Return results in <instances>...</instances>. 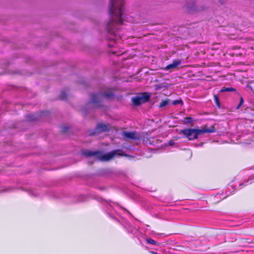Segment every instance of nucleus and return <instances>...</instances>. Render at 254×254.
I'll list each match as a JSON object with an SVG mask.
<instances>
[{
    "label": "nucleus",
    "instance_id": "nucleus-18",
    "mask_svg": "<svg viewBox=\"0 0 254 254\" xmlns=\"http://www.w3.org/2000/svg\"><path fill=\"white\" fill-rule=\"evenodd\" d=\"M169 103V100H163L162 101L160 104H159V107L160 108H163L164 107H165L166 106H167Z\"/></svg>",
    "mask_w": 254,
    "mask_h": 254
},
{
    "label": "nucleus",
    "instance_id": "nucleus-24",
    "mask_svg": "<svg viewBox=\"0 0 254 254\" xmlns=\"http://www.w3.org/2000/svg\"><path fill=\"white\" fill-rule=\"evenodd\" d=\"M168 145L169 146H173L175 144V142L172 140H170L169 142H168Z\"/></svg>",
    "mask_w": 254,
    "mask_h": 254
},
{
    "label": "nucleus",
    "instance_id": "nucleus-6",
    "mask_svg": "<svg viewBox=\"0 0 254 254\" xmlns=\"http://www.w3.org/2000/svg\"><path fill=\"white\" fill-rule=\"evenodd\" d=\"M150 95L147 93L140 94L135 97L131 98V101L134 106H138L142 103H146L148 101Z\"/></svg>",
    "mask_w": 254,
    "mask_h": 254
},
{
    "label": "nucleus",
    "instance_id": "nucleus-26",
    "mask_svg": "<svg viewBox=\"0 0 254 254\" xmlns=\"http://www.w3.org/2000/svg\"><path fill=\"white\" fill-rule=\"evenodd\" d=\"M188 6V8L190 9V10H196V9L195 8V7H194V5H193L192 6H190V5H187Z\"/></svg>",
    "mask_w": 254,
    "mask_h": 254
},
{
    "label": "nucleus",
    "instance_id": "nucleus-1",
    "mask_svg": "<svg viewBox=\"0 0 254 254\" xmlns=\"http://www.w3.org/2000/svg\"><path fill=\"white\" fill-rule=\"evenodd\" d=\"M123 151L120 149L115 150L107 153H103L100 151L85 150L82 154L86 157L93 156L95 159L102 161H109L115 157L123 155Z\"/></svg>",
    "mask_w": 254,
    "mask_h": 254
},
{
    "label": "nucleus",
    "instance_id": "nucleus-14",
    "mask_svg": "<svg viewBox=\"0 0 254 254\" xmlns=\"http://www.w3.org/2000/svg\"><path fill=\"white\" fill-rule=\"evenodd\" d=\"M146 241L147 243L150 244L152 245H154V246H158L160 245V243L157 242L155 241H154V240L150 239V238L146 239Z\"/></svg>",
    "mask_w": 254,
    "mask_h": 254
},
{
    "label": "nucleus",
    "instance_id": "nucleus-22",
    "mask_svg": "<svg viewBox=\"0 0 254 254\" xmlns=\"http://www.w3.org/2000/svg\"><path fill=\"white\" fill-rule=\"evenodd\" d=\"M244 99L242 97H241L240 98V103L239 104V105H238V106L237 107L236 109H239L240 107L243 105V104L244 103Z\"/></svg>",
    "mask_w": 254,
    "mask_h": 254
},
{
    "label": "nucleus",
    "instance_id": "nucleus-35",
    "mask_svg": "<svg viewBox=\"0 0 254 254\" xmlns=\"http://www.w3.org/2000/svg\"><path fill=\"white\" fill-rule=\"evenodd\" d=\"M202 144H203V143H201L200 144V146H202Z\"/></svg>",
    "mask_w": 254,
    "mask_h": 254
},
{
    "label": "nucleus",
    "instance_id": "nucleus-34",
    "mask_svg": "<svg viewBox=\"0 0 254 254\" xmlns=\"http://www.w3.org/2000/svg\"><path fill=\"white\" fill-rule=\"evenodd\" d=\"M45 112H42L41 113V116H42V114H43Z\"/></svg>",
    "mask_w": 254,
    "mask_h": 254
},
{
    "label": "nucleus",
    "instance_id": "nucleus-10",
    "mask_svg": "<svg viewBox=\"0 0 254 254\" xmlns=\"http://www.w3.org/2000/svg\"><path fill=\"white\" fill-rule=\"evenodd\" d=\"M123 134L124 137L132 139H135L136 137L135 136V133L134 132L130 131H124Z\"/></svg>",
    "mask_w": 254,
    "mask_h": 254
},
{
    "label": "nucleus",
    "instance_id": "nucleus-28",
    "mask_svg": "<svg viewBox=\"0 0 254 254\" xmlns=\"http://www.w3.org/2000/svg\"><path fill=\"white\" fill-rule=\"evenodd\" d=\"M10 189V188H8L6 190H0V192H3V191H8V190Z\"/></svg>",
    "mask_w": 254,
    "mask_h": 254
},
{
    "label": "nucleus",
    "instance_id": "nucleus-29",
    "mask_svg": "<svg viewBox=\"0 0 254 254\" xmlns=\"http://www.w3.org/2000/svg\"><path fill=\"white\" fill-rule=\"evenodd\" d=\"M49 195H50V196H53L54 197H56L55 196V194H54V193L53 192H50V193Z\"/></svg>",
    "mask_w": 254,
    "mask_h": 254
},
{
    "label": "nucleus",
    "instance_id": "nucleus-15",
    "mask_svg": "<svg viewBox=\"0 0 254 254\" xmlns=\"http://www.w3.org/2000/svg\"><path fill=\"white\" fill-rule=\"evenodd\" d=\"M236 89L232 87H223L220 90V92L236 91Z\"/></svg>",
    "mask_w": 254,
    "mask_h": 254
},
{
    "label": "nucleus",
    "instance_id": "nucleus-33",
    "mask_svg": "<svg viewBox=\"0 0 254 254\" xmlns=\"http://www.w3.org/2000/svg\"><path fill=\"white\" fill-rule=\"evenodd\" d=\"M231 192H230V193H228V194H227V196H228L229 195H230V194H231Z\"/></svg>",
    "mask_w": 254,
    "mask_h": 254
},
{
    "label": "nucleus",
    "instance_id": "nucleus-12",
    "mask_svg": "<svg viewBox=\"0 0 254 254\" xmlns=\"http://www.w3.org/2000/svg\"><path fill=\"white\" fill-rule=\"evenodd\" d=\"M29 194L34 197H41L42 195L40 193L39 191L37 190H31L29 191Z\"/></svg>",
    "mask_w": 254,
    "mask_h": 254
},
{
    "label": "nucleus",
    "instance_id": "nucleus-4",
    "mask_svg": "<svg viewBox=\"0 0 254 254\" xmlns=\"http://www.w3.org/2000/svg\"><path fill=\"white\" fill-rule=\"evenodd\" d=\"M214 131L210 128L206 129H196V128H187L180 130V133H183L185 137L189 140L197 139L198 136L200 134H203L205 133H212Z\"/></svg>",
    "mask_w": 254,
    "mask_h": 254
},
{
    "label": "nucleus",
    "instance_id": "nucleus-2",
    "mask_svg": "<svg viewBox=\"0 0 254 254\" xmlns=\"http://www.w3.org/2000/svg\"><path fill=\"white\" fill-rule=\"evenodd\" d=\"M95 199L102 205L103 210L110 218L118 221L115 215L119 216L118 210L121 207L117 203L106 200L99 196H95Z\"/></svg>",
    "mask_w": 254,
    "mask_h": 254
},
{
    "label": "nucleus",
    "instance_id": "nucleus-30",
    "mask_svg": "<svg viewBox=\"0 0 254 254\" xmlns=\"http://www.w3.org/2000/svg\"><path fill=\"white\" fill-rule=\"evenodd\" d=\"M230 187L233 189V191H234L236 190H237V189L235 188V187L234 188L232 185L230 186ZM238 189H239L238 188Z\"/></svg>",
    "mask_w": 254,
    "mask_h": 254
},
{
    "label": "nucleus",
    "instance_id": "nucleus-21",
    "mask_svg": "<svg viewBox=\"0 0 254 254\" xmlns=\"http://www.w3.org/2000/svg\"><path fill=\"white\" fill-rule=\"evenodd\" d=\"M86 200V197L84 195H80L78 198V202H83Z\"/></svg>",
    "mask_w": 254,
    "mask_h": 254
},
{
    "label": "nucleus",
    "instance_id": "nucleus-9",
    "mask_svg": "<svg viewBox=\"0 0 254 254\" xmlns=\"http://www.w3.org/2000/svg\"><path fill=\"white\" fill-rule=\"evenodd\" d=\"M181 64V60H175L173 61V63L168 64L166 66L165 69L166 70H169L171 69L176 68L178 65Z\"/></svg>",
    "mask_w": 254,
    "mask_h": 254
},
{
    "label": "nucleus",
    "instance_id": "nucleus-25",
    "mask_svg": "<svg viewBox=\"0 0 254 254\" xmlns=\"http://www.w3.org/2000/svg\"><path fill=\"white\" fill-rule=\"evenodd\" d=\"M68 129V127H62V131L64 132H66Z\"/></svg>",
    "mask_w": 254,
    "mask_h": 254
},
{
    "label": "nucleus",
    "instance_id": "nucleus-7",
    "mask_svg": "<svg viewBox=\"0 0 254 254\" xmlns=\"http://www.w3.org/2000/svg\"><path fill=\"white\" fill-rule=\"evenodd\" d=\"M108 131H109L108 127L104 124L100 123L97 125L94 130H92L89 133V134L91 135H95L101 132H107Z\"/></svg>",
    "mask_w": 254,
    "mask_h": 254
},
{
    "label": "nucleus",
    "instance_id": "nucleus-27",
    "mask_svg": "<svg viewBox=\"0 0 254 254\" xmlns=\"http://www.w3.org/2000/svg\"><path fill=\"white\" fill-rule=\"evenodd\" d=\"M110 52L112 53L113 54H117L118 53V51L115 49L111 50Z\"/></svg>",
    "mask_w": 254,
    "mask_h": 254
},
{
    "label": "nucleus",
    "instance_id": "nucleus-3",
    "mask_svg": "<svg viewBox=\"0 0 254 254\" xmlns=\"http://www.w3.org/2000/svg\"><path fill=\"white\" fill-rule=\"evenodd\" d=\"M114 96V94L112 92H100L91 93L90 95L91 102L88 103L87 105L91 106L92 104L97 107H100L102 106L101 104L104 98L110 99Z\"/></svg>",
    "mask_w": 254,
    "mask_h": 254
},
{
    "label": "nucleus",
    "instance_id": "nucleus-8",
    "mask_svg": "<svg viewBox=\"0 0 254 254\" xmlns=\"http://www.w3.org/2000/svg\"><path fill=\"white\" fill-rule=\"evenodd\" d=\"M122 225L128 233L132 234L134 236H137L138 233L137 228L132 226L129 222L126 220H124L122 222Z\"/></svg>",
    "mask_w": 254,
    "mask_h": 254
},
{
    "label": "nucleus",
    "instance_id": "nucleus-11",
    "mask_svg": "<svg viewBox=\"0 0 254 254\" xmlns=\"http://www.w3.org/2000/svg\"><path fill=\"white\" fill-rule=\"evenodd\" d=\"M253 182H254V174L251 175L248 180H246L245 181L242 183H240L239 184V187L246 186L247 185L251 184Z\"/></svg>",
    "mask_w": 254,
    "mask_h": 254
},
{
    "label": "nucleus",
    "instance_id": "nucleus-5",
    "mask_svg": "<svg viewBox=\"0 0 254 254\" xmlns=\"http://www.w3.org/2000/svg\"><path fill=\"white\" fill-rule=\"evenodd\" d=\"M125 0H110L109 14H124Z\"/></svg>",
    "mask_w": 254,
    "mask_h": 254
},
{
    "label": "nucleus",
    "instance_id": "nucleus-32",
    "mask_svg": "<svg viewBox=\"0 0 254 254\" xmlns=\"http://www.w3.org/2000/svg\"><path fill=\"white\" fill-rule=\"evenodd\" d=\"M190 2H193L194 1V0H190Z\"/></svg>",
    "mask_w": 254,
    "mask_h": 254
},
{
    "label": "nucleus",
    "instance_id": "nucleus-20",
    "mask_svg": "<svg viewBox=\"0 0 254 254\" xmlns=\"http://www.w3.org/2000/svg\"><path fill=\"white\" fill-rule=\"evenodd\" d=\"M172 104L173 105H178V104L183 105V102L182 99L175 100H174L172 102Z\"/></svg>",
    "mask_w": 254,
    "mask_h": 254
},
{
    "label": "nucleus",
    "instance_id": "nucleus-16",
    "mask_svg": "<svg viewBox=\"0 0 254 254\" xmlns=\"http://www.w3.org/2000/svg\"><path fill=\"white\" fill-rule=\"evenodd\" d=\"M27 118L29 121H34L38 120L39 118L37 115L35 114H29L27 115Z\"/></svg>",
    "mask_w": 254,
    "mask_h": 254
},
{
    "label": "nucleus",
    "instance_id": "nucleus-23",
    "mask_svg": "<svg viewBox=\"0 0 254 254\" xmlns=\"http://www.w3.org/2000/svg\"><path fill=\"white\" fill-rule=\"evenodd\" d=\"M242 246H246L247 245V242L245 239H242Z\"/></svg>",
    "mask_w": 254,
    "mask_h": 254
},
{
    "label": "nucleus",
    "instance_id": "nucleus-31",
    "mask_svg": "<svg viewBox=\"0 0 254 254\" xmlns=\"http://www.w3.org/2000/svg\"><path fill=\"white\" fill-rule=\"evenodd\" d=\"M150 253H151V254H158V253H156V252H153V251H152V252H151Z\"/></svg>",
    "mask_w": 254,
    "mask_h": 254
},
{
    "label": "nucleus",
    "instance_id": "nucleus-13",
    "mask_svg": "<svg viewBox=\"0 0 254 254\" xmlns=\"http://www.w3.org/2000/svg\"><path fill=\"white\" fill-rule=\"evenodd\" d=\"M194 121L193 119L191 117H186L183 120V123L185 125L191 123Z\"/></svg>",
    "mask_w": 254,
    "mask_h": 254
},
{
    "label": "nucleus",
    "instance_id": "nucleus-17",
    "mask_svg": "<svg viewBox=\"0 0 254 254\" xmlns=\"http://www.w3.org/2000/svg\"><path fill=\"white\" fill-rule=\"evenodd\" d=\"M214 101H215L217 106L219 108H220V106H221V104H220V102L219 101V98L218 96L216 95H214Z\"/></svg>",
    "mask_w": 254,
    "mask_h": 254
},
{
    "label": "nucleus",
    "instance_id": "nucleus-19",
    "mask_svg": "<svg viewBox=\"0 0 254 254\" xmlns=\"http://www.w3.org/2000/svg\"><path fill=\"white\" fill-rule=\"evenodd\" d=\"M66 96H67V95H66V92L64 91L63 90L61 92V94L59 96V98L61 100H64L66 98Z\"/></svg>",
    "mask_w": 254,
    "mask_h": 254
}]
</instances>
